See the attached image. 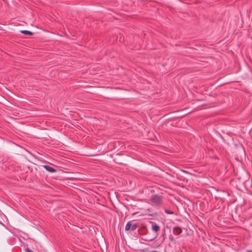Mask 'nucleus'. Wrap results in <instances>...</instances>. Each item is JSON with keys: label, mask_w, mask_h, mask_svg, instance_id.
Wrapping results in <instances>:
<instances>
[{"label": "nucleus", "mask_w": 252, "mask_h": 252, "mask_svg": "<svg viewBox=\"0 0 252 252\" xmlns=\"http://www.w3.org/2000/svg\"><path fill=\"white\" fill-rule=\"evenodd\" d=\"M163 197L155 194L149 199L150 204L154 207H160L163 204Z\"/></svg>", "instance_id": "f257e3e1"}, {"label": "nucleus", "mask_w": 252, "mask_h": 252, "mask_svg": "<svg viewBox=\"0 0 252 252\" xmlns=\"http://www.w3.org/2000/svg\"><path fill=\"white\" fill-rule=\"evenodd\" d=\"M137 227V223H132V221H128L125 227V229L126 231L128 230H134Z\"/></svg>", "instance_id": "f03ea898"}, {"label": "nucleus", "mask_w": 252, "mask_h": 252, "mask_svg": "<svg viewBox=\"0 0 252 252\" xmlns=\"http://www.w3.org/2000/svg\"><path fill=\"white\" fill-rule=\"evenodd\" d=\"M43 167L49 172L55 173L56 172V170L55 169H54V168L49 165H44L43 166Z\"/></svg>", "instance_id": "7ed1b4c3"}, {"label": "nucleus", "mask_w": 252, "mask_h": 252, "mask_svg": "<svg viewBox=\"0 0 252 252\" xmlns=\"http://www.w3.org/2000/svg\"><path fill=\"white\" fill-rule=\"evenodd\" d=\"M182 232V229L179 226H176L173 228V233L175 235H179Z\"/></svg>", "instance_id": "20e7f679"}, {"label": "nucleus", "mask_w": 252, "mask_h": 252, "mask_svg": "<svg viewBox=\"0 0 252 252\" xmlns=\"http://www.w3.org/2000/svg\"><path fill=\"white\" fill-rule=\"evenodd\" d=\"M159 226L155 223L152 224V230L155 232H158L159 230Z\"/></svg>", "instance_id": "39448f33"}, {"label": "nucleus", "mask_w": 252, "mask_h": 252, "mask_svg": "<svg viewBox=\"0 0 252 252\" xmlns=\"http://www.w3.org/2000/svg\"><path fill=\"white\" fill-rule=\"evenodd\" d=\"M21 32L25 34L32 35H33V33L30 31H27V30H23L21 31Z\"/></svg>", "instance_id": "423d86ee"}, {"label": "nucleus", "mask_w": 252, "mask_h": 252, "mask_svg": "<svg viewBox=\"0 0 252 252\" xmlns=\"http://www.w3.org/2000/svg\"><path fill=\"white\" fill-rule=\"evenodd\" d=\"M164 212L167 214L172 215L174 214L173 211L167 209H165Z\"/></svg>", "instance_id": "0eeeda50"}, {"label": "nucleus", "mask_w": 252, "mask_h": 252, "mask_svg": "<svg viewBox=\"0 0 252 252\" xmlns=\"http://www.w3.org/2000/svg\"><path fill=\"white\" fill-rule=\"evenodd\" d=\"M26 252H32V251L28 248H26Z\"/></svg>", "instance_id": "6e6552de"}, {"label": "nucleus", "mask_w": 252, "mask_h": 252, "mask_svg": "<svg viewBox=\"0 0 252 252\" xmlns=\"http://www.w3.org/2000/svg\"><path fill=\"white\" fill-rule=\"evenodd\" d=\"M169 239L170 240V241L173 242L174 241V238H173V237L172 236H170L169 237Z\"/></svg>", "instance_id": "1a4fd4ad"}, {"label": "nucleus", "mask_w": 252, "mask_h": 252, "mask_svg": "<svg viewBox=\"0 0 252 252\" xmlns=\"http://www.w3.org/2000/svg\"><path fill=\"white\" fill-rule=\"evenodd\" d=\"M248 252H252L251 251H248Z\"/></svg>", "instance_id": "9d476101"}]
</instances>
